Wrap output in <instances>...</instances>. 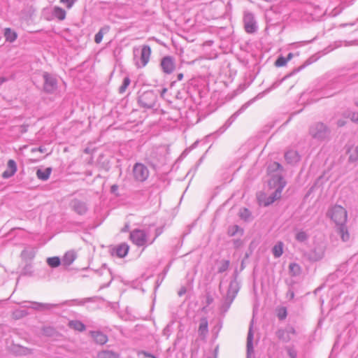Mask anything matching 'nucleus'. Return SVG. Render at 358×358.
Segmentation results:
<instances>
[{"instance_id": "f257e3e1", "label": "nucleus", "mask_w": 358, "mask_h": 358, "mask_svg": "<svg viewBox=\"0 0 358 358\" xmlns=\"http://www.w3.org/2000/svg\"><path fill=\"white\" fill-rule=\"evenodd\" d=\"M327 215L335 223L336 232L343 242L350 240V235L346 227L348 220L347 210L340 205H335L330 208Z\"/></svg>"}, {"instance_id": "f03ea898", "label": "nucleus", "mask_w": 358, "mask_h": 358, "mask_svg": "<svg viewBox=\"0 0 358 358\" xmlns=\"http://www.w3.org/2000/svg\"><path fill=\"white\" fill-rule=\"evenodd\" d=\"M331 131L329 128L322 122H315L309 128L310 136L317 141H324L329 138Z\"/></svg>"}, {"instance_id": "7ed1b4c3", "label": "nucleus", "mask_w": 358, "mask_h": 358, "mask_svg": "<svg viewBox=\"0 0 358 358\" xmlns=\"http://www.w3.org/2000/svg\"><path fill=\"white\" fill-rule=\"evenodd\" d=\"M238 290L239 285L237 280L236 279L231 280L227 290V296L222 307L224 312L227 311L229 308L231 304L238 294Z\"/></svg>"}, {"instance_id": "20e7f679", "label": "nucleus", "mask_w": 358, "mask_h": 358, "mask_svg": "<svg viewBox=\"0 0 358 358\" xmlns=\"http://www.w3.org/2000/svg\"><path fill=\"white\" fill-rule=\"evenodd\" d=\"M157 96L152 90L140 93L138 98L139 105L144 108H152L155 106Z\"/></svg>"}, {"instance_id": "39448f33", "label": "nucleus", "mask_w": 358, "mask_h": 358, "mask_svg": "<svg viewBox=\"0 0 358 358\" xmlns=\"http://www.w3.org/2000/svg\"><path fill=\"white\" fill-rule=\"evenodd\" d=\"M133 176L138 182L145 181L149 176L148 167L142 163H136L132 170Z\"/></svg>"}, {"instance_id": "423d86ee", "label": "nucleus", "mask_w": 358, "mask_h": 358, "mask_svg": "<svg viewBox=\"0 0 358 358\" xmlns=\"http://www.w3.org/2000/svg\"><path fill=\"white\" fill-rule=\"evenodd\" d=\"M243 23L245 30L248 34H253L257 31V22L252 13L244 12Z\"/></svg>"}, {"instance_id": "0eeeda50", "label": "nucleus", "mask_w": 358, "mask_h": 358, "mask_svg": "<svg viewBox=\"0 0 358 358\" xmlns=\"http://www.w3.org/2000/svg\"><path fill=\"white\" fill-rule=\"evenodd\" d=\"M44 80L43 90L48 94L54 93L57 89V80L52 74L45 72L43 75Z\"/></svg>"}, {"instance_id": "6e6552de", "label": "nucleus", "mask_w": 358, "mask_h": 358, "mask_svg": "<svg viewBox=\"0 0 358 358\" xmlns=\"http://www.w3.org/2000/svg\"><path fill=\"white\" fill-rule=\"evenodd\" d=\"M130 240L138 247L144 246L148 243L147 234L143 230L134 229L130 233Z\"/></svg>"}, {"instance_id": "1a4fd4ad", "label": "nucleus", "mask_w": 358, "mask_h": 358, "mask_svg": "<svg viewBox=\"0 0 358 358\" xmlns=\"http://www.w3.org/2000/svg\"><path fill=\"white\" fill-rule=\"evenodd\" d=\"M160 66L164 73L166 74L171 73L175 69L173 58L171 56L164 57L161 60Z\"/></svg>"}, {"instance_id": "9d476101", "label": "nucleus", "mask_w": 358, "mask_h": 358, "mask_svg": "<svg viewBox=\"0 0 358 358\" xmlns=\"http://www.w3.org/2000/svg\"><path fill=\"white\" fill-rule=\"evenodd\" d=\"M70 206L74 212L80 215L85 214L88 209L85 202L77 199L71 201Z\"/></svg>"}, {"instance_id": "9b49d317", "label": "nucleus", "mask_w": 358, "mask_h": 358, "mask_svg": "<svg viewBox=\"0 0 358 358\" xmlns=\"http://www.w3.org/2000/svg\"><path fill=\"white\" fill-rule=\"evenodd\" d=\"M151 55V48L149 45H145L142 47L140 63L136 62V66L138 68H142L147 65L150 60V57Z\"/></svg>"}, {"instance_id": "f8f14e48", "label": "nucleus", "mask_w": 358, "mask_h": 358, "mask_svg": "<svg viewBox=\"0 0 358 358\" xmlns=\"http://www.w3.org/2000/svg\"><path fill=\"white\" fill-rule=\"evenodd\" d=\"M253 320L251 321L248 336H247V358H250V355L254 352L253 348Z\"/></svg>"}, {"instance_id": "ddd939ff", "label": "nucleus", "mask_w": 358, "mask_h": 358, "mask_svg": "<svg viewBox=\"0 0 358 358\" xmlns=\"http://www.w3.org/2000/svg\"><path fill=\"white\" fill-rule=\"evenodd\" d=\"M252 101V100L243 104L236 112H235L233 115L230 116V117L225 122L224 124L223 125L224 130L222 131L226 130L231 125V124L235 121L237 117L248 107L250 102Z\"/></svg>"}, {"instance_id": "4468645a", "label": "nucleus", "mask_w": 358, "mask_h": 358, "mask_svg": "<svg viewBox=\"0 0 358 358\" xmlns=\"http://www.w3.org/2000/svg\"><path fill=\"white\" fill-rule=\"evenodd\" d=\"M17 167V164L13 159H9L7 163V169L2 173V178L8 179L15 174Z\"/></svg>"}, {"instance_id": "2eb2a0df", "label": "nucleus", "mask_w": 358, "mask_h": 358, "mask_svg": "<svg viewBox=\"0 0 358 358\" xmlns=\"http://www.w3.org/2000/svg\"><path fill=\"white\" fill-rule=\"evenodd\" d=\"M324 251L322 248H315L310 252L309 259L311 261L317 262L322 259L324 257Z\"/></svg>"}, {"instance_id": "dca6fc26", "label": "nucleus", "mask_w": 358, "mask_h": 358, "mask_svg": "<svg viewBox=\"0 0 358 358\" xmlns=\"http://www.w3.org/2000/svg\"><path fill=\"white\" fill-rule=\"evenodd\" d=\"M285 160L289 164H295L299 161L300 157L296 150H288L285 154Z\"/></svg>"}, {"instance_id": "f3484780", "label": "nucleus", "mask_w": 358, "mask_h": 358, "mask_svg": "<svg viewBox=\"0 0 358 358\" xmlns=\"http://www.w3.org/2000/svg\"><path fill=\"white\" fill-rule=\"evenodd\" d=\"M91 334L97 344L103 345L108 341L107 336L101 331H91Z\"/></svg>"}, {"instance_id": "a211bd4d", "label": "nucleus", "mask_w": 358, "mask_h": 358, "mask_svg": "<svg viewBox=\"0 0 358 358\" xmlns=\"http://www.w3.org/2000/svg\"><path fill=\"white\" fill-rule=\"evenodd\" d=\"M129 250V247L127 243H122L116 247L115 249V254L118 257H124Z\"/></svg>"}, {"instance_id": "6ab92c4d", "label": "nucleus", "mask_w": 358, "mask_h": 358, "mask_svg": "<svg viewBox=\"0 0 358 358\" xmlns=\"http://www.w3.org/2000/svg\"><path fill=\"white\" fill-rule=\"evenodd\" d=\"M52 172V169L50 167L46 168L43 170L42 169H38L36 171V176L38 179L41 180H47Z\"/></svg>"}, {"instance_id": "aec40b11", "label": "nucleus", "mask_w": 358, "mask_h": 358, "mask_svg": "<svg viewBox=\"0 0 358 358\" xmlns=\"http://www.w3.org/2000/svg\"><path fill=\"white\" fill-rule=\"evenodd\" d=\"M76 258V255L73 251H69L65 253L62 258L63 264L66 266L71 265Z\"/></svg>"}, {"instance_id": "412c9836", "label": "nucleus", "mask_w": 358, "mask_h": 358, "mask_svg": "<svg viewBox=\"0 0 358 358\" xmlns=\"http://www.w3.org/2000/svg\"><path fill=\"white\" fill-rule=\"evenodd\" d=\"M52 15L59 20H64L66 18V13L62 8L55 6L52 10Z\"/></svg>"}, {"instance_id": "4be33fe9", "label": "nucleus", "mask_w": 358, "mask_h": 358, "mask_svg": "<svg viewBox=\"0 0 358 358\" xmlns=\"http://www.w3.org/2000/svg\"><path fill=\"white\" fill-rule=\"evenodd\" d=\"M110 30V27L106 25L101 27L99 31L95 34L94 41L96 43H100L103 39L104 34H107Z\"/></svg>"}, {"instance_id": "5701e85b", "label": "nucleus", "mask_w": 358, "mask_h": 358, "mask_svg": "<svg viewBox=\"0 0 358 358\" xmlns=\"http://www.w3.org/2000/svg\"><path fill=\"white\" fill-rule=\"evenodd\" d=\"M70 328L73 329L78 331H84L86 329L85 325L79 320H71L69 322Z\"/></svg>"}, {"instance_id": "b1692460", "label": "nucleus", "mask_w": 358, "mask_h": 358, "mask_svg": "<svg viewBox=\"0 0 358 358\" xmlns=\"http://www.w3.org/2000/svg\"><path fill=\"white\" fill-rule=\"evenodd\" d=\"M208 320L206 317H203L200 320V324L199 327V334L201 336H206L208 331Z\"/></svg>"}, {"instance_id": "393cba45", "label": "nucleus", "mask_w": 358, "mask_h": 358, "mask_svg": "<svg viewBox=\"0 0 358 358\" xmlns=\"http://www.w3.org/2000/svg\"><path fill=\"white\" fill-rule=\"evenodd\" d=\"M283 246L284 244L282 242H278L273 248L272 252L273 256L275 258L280 257L283 253Z\"/></svg>"}, {"instance_id": "a878e982", "label": "nucleus", "mask_w": 358, "mask_h": 358, "mask_svg": "<svg viewBox=\"0 0 358 358\" xmlns=\"http://www.w3.org/2000/svg\"><path fill=\"white\" fill-rule=\"evenodd\" d=\"M33 304L34 306H33V308L34 309H41V310H50L52 308L58 307L59 305L56 303H40L34 302Z\"/></svg>"}, {"instance_id": "bb28decb", "label": "nucleus", "mask_w": 358, "mask_h": 358, "mask_svg": "<svg viewBox=\"0 0 358 358\" xmlns=\"http://www.w3.org/2000/svg\"><path fill=\"white\" fill-rule=\"evenodd\" d=\"M349 161L350 162H358V147H351L348 149Z\"/></svg>"}, {"instance_id": "cd10ccee", "label": "nucleus", "mask_w": 358, "mask_h": 358, "mask_svg": "<svg viewBox=\"0 0 358 358\" xmlns=\"http://www.w3.org/2000/svg\"><path fill=\"white\" fill-rule=\"evenodd\" d=\"M4 36L6 41L13 42L17 38V34L12 31L10 28H6L4 29Z\"/></svg>"}, {"instance_id": "c85d7f7f", "label": "nucleus", "mask_w": 358, "mask_h": 358, "mask_svg": "<svg viewBox=\"0 0 358 358\" xmlns=\"http://www.w3.org/2000/svg\"><path fill=\"white\" fill-rule=\"evenodd\" d=\"M46 262L52 268H57L61 264V260L58 257H48Z\"/></svg>"}, {"instance_id": "c756f323", "label": "nucleus", "mask_w": 358, "mask_h": 358, "mask_svg": "<svg viewBox=\"0 0 358 358\" xmlns=\"http://www.w3.org/2000/svg\"><path fill=\"white\" fill-rule=\"evenodd\" d=\"M98 358H118V355L110 350H103L99 352Z\"/></svg>"}, {"instance_id": "7c9ffc66", "label": "nucleus", "mask_w": 358, "mask_h": 358, "mask_svg": "<svg viewBox=\"0 0 358 358\" xmlns=\"http://www.w3.org/2000/svg\"><path fill=\"white\" fill-rule=\"evenodd\" d=\"M267 171L269 173H272L279 171H282V166L280 163L274 162L268 165Z\"/></svg>"}, {"instance_id": "2f4dec72", "label": "nucleus", "mask_w": 358, "mask_h": 358, "mask_svg": "<svg viewBox=\"0 0 358 358\" xmlns=\"http://www.w3.org/2000/svg\"><path fill=\"white\" fill-rule=\"evenodd\" d=\"M15 348L17 350L15 352L18 355H28L32 353V350L29 348L20 345H17Z\"/></svg>"}, {"instance_id": "473e14b6", "label": "nucleus", "mask_w": 358, "mask_h": 358, "mask_svg": "<svg viewBox=\"0 0 358 358\" xmlns=\"http://www.w3.org/2000/svg\"><path fill=\"white\" fill-rule=\"evenodd\" d=\"M285 186V182L283 181L280 182V186L275 190V192L271 194V197L273 198L274 200H277L280 198L281 193L282 192L283 188Z\"/></svg>"}, {"instance_id": "72a5a7b5", "label": "nucleus", "mask_w": 358, "mask_h": 358, "mask_svg": "<svg viewBox=\"0 0 358 358\" xmlns=\"http://www.w3.org/2000/svg\"><path fill=\"white\" fill-rule=\"evenodd\" d=\"M276 335L280 340H282L284 342H288L290 340V337L289 335H287L286 330L279 329L276 332Z\"/></svg>"}, {"instance_id": "f704fd0d", "label": "nucleus", "mask_w": 358, "mask_h": 358, "mask_svg": "<svg viewBox=\"0 0 358 358\" xmlns=\"http://www.w3.org/2000/svg\"><path fill=\"white\" fill-rule=\"evenodd\" d=\"M295 238L297 241L302 243L308 240V235L306 231L301 230L296 232Z\"/></svg>"}, {"instance_id": "c9c22d12", "label": "nucleus", "mask_w": 358, "mask_h": 358, "mask_svg": "<svg viewBox=\"0 0 358 358\" xmlns=\"http://www.w3.org/2000/svg\"><path fill=\"white\" fill-rule=\"evenodd\" d=\"M289 270L292 275H297L300 273L301 268L296 263H291L289 265Z\"/></svg>"}, {"instance_id": "e433bc0d", "label": "nucleus", "mask_w": 358, "mask_h": 358, "mask_svg": "<svg viewBox=\"0 0 358 358\" xmlns=\"http://www.w3.org/2000/svg\"><path fill=\"white\" fill-rule=\"evenodd\" d=\"M130 78L128 76L124 77L121 86L119 87V92L120 94H123L124 92H125L127 88L130 85Z\"/></svg>"}, {"instance_id": "4c0bfd02", "label": "nucleus", "mask_w": 358, "mask_h": 358, "mask_svg": "<svg viewBox=\"0 0 358 358\" xmlns=\"http://www.w3.org/2000/svg\"><path fill=\"white\" fill-rule=\"evenodd\" d=\"M229 264L230 262L229 260H222L220 262V265L218 268V273H222L226 271L229 268Z\"/></svg>"}, {"instance_id": "58836bf2", "label": "nucleus", "mask_w": 358, "mask_h": 358, "mask_svg": "<svg viewBox=\"0 0 358 358\" xmlns=\"http://www.w3.org/2000/svg\"><path fill=\"white\" fill-rule=\"evenodd\" d=\"M287 309L285 307H282L278 310L277 316L279 320H285L287 317Z\"/></svg>"}, {"instance_id": "ea45409f", "label": "nucleus", "mask_w": 358, "mask_h": 358, "mask_svg": "<svg viewBox=\"0 0 358 358\" xmlns=\"http://www.w3.org/2000/svg\"><path fill=\"white\" fill-rule=\"evenodd\" d=\"M287 62V59L285 57L280 56L279 57L275 62V65L276 66L280 67L285 66Z\"/></svg>"}, {"instance_id": "a19ab883", "label": "nucleus", "mask_w": 358, "mask_h": 358, "mask_svg": "<svg viewBox=\"0 0 358 358\" xmlns=\"http://www.w3.org/2000/svg\"><path fill=\"white\" fill-rule=\"evenodd\" d=\"M239 230H240V228L238 225H234L229 228L228 235L229 236H234L238 232Z\"/></svg>"}, {"instance_id": "79ce46f5", "label": "nucleus", "mask_w": 358, "mask_h": 358, "mask_svg": "<svg viewBox=\"0 0 358 358\" xmlns=\"http://www.w3.org/2000/svg\"><path fill=\"white\" fill-rule=\"evenodd\" d=\"M77 1L78 0H60L59 2L64 4L68 9H70Z\"/></svg>"}, {"instance_id": "37998d69", "label": "nucleus", "mask_w": 358, "mask_h": 358, "mask_svg": "<svg viewBox=\"0 0 358 358\" xmlns=\"http://www.w3.org/2000/svg\"><path fill=\"white\" fill-rule=\"evenodd\" d=\"M287 350L290 358H296L297 353L294 348H288Z\"/></svg>"}, {"instance_id": "c03bdc74", "label": "nucleus", "mask_w": 358, "mask_h": 358, "mask_svg": "<svg viewBox=\"0 0 358 358\" xmlns=\"http://www.w3.org/2000/svg\"><path fill=\"white\" fill-rule=\"evenodd\" d=\"M350 117L352 122L358 124V113H357V112L351 113L350 115Z\"/></svg>"}, {"instance_id": "a18cd8bd", "label": "nucleus", "mask_w": 358, "mask_h": 358, "mask_svg": "<svg viewBox=\"0 0 358 358\" xmlns=\"http://www.w3.org/2000/svg\"><path fill=\"white\" fill-rule=\"evenodd\" d=\"M250 215V213L248 209L245 208L244 211L241 213V217L244 218L245 220H247L248 217Z\"/></svg>"}, {"instance_id": "49530a36", "label": "nucleus", "mask_w": 358, "mask_h": 358, "mask_svg": "<svg viewBox=\"0 0 358 358\" xmlns=\"http://www.w3.org/2000/svg\"><path fill=\"white\" fill-rule=\"evenodd\" d=\"M142 354H143L145 357L157 358V357H156L155 355H152L151 353L148 352H145V351H143V352H142Z\"/></svg>"}, {"instance_id": "de8ad7c7", "label": "nucleus", "mask_w": 358, "mask_h": 358, "mask_svg": "<svg viewBox=\"0 0 358 358\" xmlns=\"http://www.w3.org/2000/svg\"><path fill=\"white\" fill-rule=\"evenodd\" d=\"M275 200L273 199V198L271 197V195L269 196L267 199V201L265 203L266 206L270 205L273 203Z\"/></svg>"}, {"instance_id": "09e8293b", "label": "nucleus", "mask_w": 358, "mask_h": 358, "mask_svg": "<svg viewBox=\"0 0 358 358\" xmlns=\"http://www.w3.org/2000/svg\"><path fill=\"white\" fill-rule=\"evenodd\" d=\"M162 232V230L161 229H156V234H155V237L154 238V239L149 243V244H151L152 243V242L154 241V240L157 237L159 236Z\"/></svg>"}, {"instance_id": "8fccbe9b", "label": "nucleus", "mask_w": 358, "mask_h": 358, "mask_svg": "<svg viewBox=\"0 0 358 358\" xmlns=\"http://www.w3.org/2000/svg\"><path fill=\"white\" fill-rule=\"evenodd\" d=\"M118 189V185H113L110 187V192L111 193H116V192Z\"/></svg>"}, {"instance_id": "3c124183", "label": "nucleus", "mask_w": 358, "mask_h": 358, "mask_svg": "<svg viewBox=\"0 0 358 358\" xmlns=\"http://www.w3.org/2000/svg\"><path fill=\"white\" fill-rule=\"evenodd\" d=\"M234 244L236 248H238L242 244V242L240 239L234 240Z\"/></svg>"}, {"instance_id": "603ef678", "label": "nucleus", "mask_w": 358, "mask_h": 358, "mask_svg": "<svg viewBox=\"0 0 358 358\" xmlns=\"http://www.w3.org/2000/svg\"><path fill=\"white\" fill-rule=\"evenodd\" d=\"M88 301H91V299L90 298L85 299L78 302V305H83L85 302H88Z\"/></svg>"}, {"instance_id": "864d4df0", "label": "nucleus", "mask_w": 358, "mask_h": 358, "mask_svg": "<svg viewBox=\"0 0 358 358\" xmlns=\"http://www.w3.org/2000/svg\"><path fill=\"white\" fill-rule=\"evenodd\" d=\"M286 331L287 332V335H289V334H295V329L293 327L289 328L287 330H286Z\"/></svg>"}, {"instance_id": "5fc2aeb1", "label": "nucleus", "mask_w": 358, "mask_h": 358, "mask_svg": "<svg viewBox=\"0 0 358 358\" xmlns=\"http://www.w3.org/2000/svg\"><path fill=\"white\" fill-rule=\"evenodd\" d=\"M185 292H186V289L183 287V288H182V289L179 291V292H178V295H179L180 296H182V294H184Z\"/></svg>"}, {"instance_id": "6e6d98bb", "label": "nucleus", "mask_w": 358, "mask_h": 358, "mask_svg": "<svg viewBox=\"0 0 358 358\" xmlns=\"http://www.w3.org/2000/svg\"><path fill=\"white\" fill-rule=\"evenodd\" d=\"M183 78V74L182 73H178L177 76L178 80H181Z\"/></svg>"}, {"instance_id": "4d7b16f0", "label": "nucleus", "mask_w": 358, "mask_h": 358, "mask_svg": "<svg viewBox=\"0 0 358 358\" xmlns=\"http://www.w3.org/2000/svg\"><path fill=\"white\" fill-rule=\"evenodd\" d=\"M292 57H293V54L292 53H289L287 57H285V58H286V59H287V62H288V61H289L292 58Z\"/></svg>"}, {"instance_id": "13d9d810", "label": "nucleus", "mask_w": 358, "mask_h": 358, "mask_svg": "<svg viewBox=\"0 0 358 358\" xmlns=\"http://www.w3.org/2000/svg\"><path fill=\"white\" fill-rule=\"evenodd\" d=\"M7 80V79L6 78H0V83L2 84L4 82H6Z\"/></svg>"}, {"instance_id": "bf43d9fd", "label": "nucleus", "mask_w": 358, "mask_h": 358, "mask_svg": "<svg viewBox=\"0 0 358 358\" xmlns=\"http://www.w3.org/2000/svg\"><path fill=\"white\" fill-rule=\"evenodd\" d=\"M129 229V226L126 225L122 229V231H127Z\"/></svg>"}, {"instance_id": "052dcab7", "label": "nucleus", "mask_w": 358, "mask_h": 358, "mask_svg": "<svg viewBox=\"0 0 358 358\" xmlns=\"http://www.w3.org/2000/svg\"><path fill=\"white\" fill-rule=\"evenodd\" d=\"M166 91H167L166 88H164V89L162 90V91L161 94H162V95H163L164 93H166Z\"/></svg>"}, {"instance_id": "680f3d73", "label": "nucleus", "mask_w": 358, "mask_h": 358, "mask_svg": "<svg viewBox=\"0 0 358 358\" xmlns=\"http://www.w3.org/2000/svg\"><path fill=\"white\" fill-rule=\"evenodd\" d=\"M212 301H213V299L211 298L208 297L207 302L208 304L210 303Z\"/></svg>"}, {"instance_id": "e2e57ef3", "label": "nucleus", "mask_w": 358, "mask_h": 358, "mask_svg": "<svg viewBox=\"0 0 358 358\" xmlns=\"http://www.w3.org/2000/svg\"><path fill=\"white\" fill-rule=\"evenodd\" d=\"M27 251L24 250L22 252V256H24L25 254H26Z\"/></svg>"}, {"instance_id": "0e129e2a", "label": "nucleus", "mask_w": 358, "mask_h": 358, "mask_svg": "<svg viewBox=\"0 0 358 358\" xmlns=\"http://www.w3.org/2000/svg\"><path fill=\"white\" fill-rule=\"evenodd\" d=\"M356 105L358 106V101L356 102Z\"/></svg>"}, {"instance_id": "69168bd1", "label": "nucleus", "mask_w": 358, "mask_h": 358, "mask_svg": "<svg viewBox=\"0 0 358 358\" xmlns=\"http://www.w3.org/2000/svg\"><path fill=\"white\" fill-rule=\"evenodd\" d=\"M208 358H211V357H208Z\"/></svg>"}]
</instances>
